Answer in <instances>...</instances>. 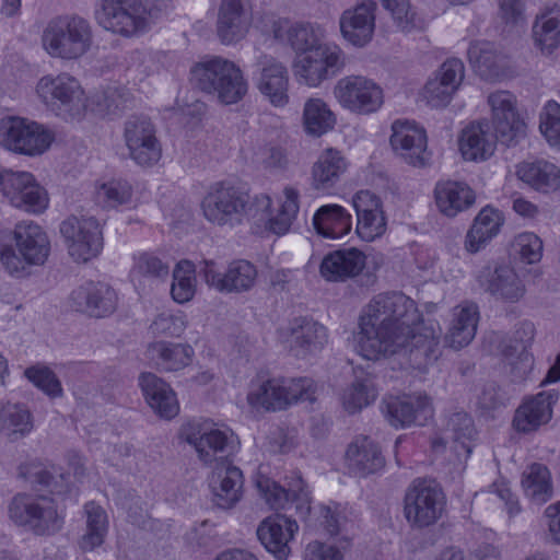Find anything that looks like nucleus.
<instances>
[{"instance_id":"obj_7","label":"nucleus","mask_w":560,"mask_h":560,"mask_svg":"<svg viewBox=\"0 0 560 560\" xmlns=\"http://www.w3.org/2000/svg\"><path fill=\"white\" fill-rule=\"evenodd\" d=\"M317 385L311 378H256L250 382L247 404L254 410L279 411L298 401H314Z\"/></svg>"},{"instance_id":"obj_41","label":"nucleus","mask_w":560,"mask_h":560,"mask_svg":"<svg viewBox=\"0 0 560 560\" xmlns=\"http://www.w3.org/2000/svg\"><path fill=\"white\" fill-rule=\"evenodd\" d=\"M503 223L504 217L500 210L490 206L482 208L466 233L464 241L465 250L469 254L480 252L499 234Z\"/></svg>"},{"instance_id":"obj_15","label":"nucleus","mask_w":560,"mask_h":560,"mask_svg":"<svg viewBox=\"0 0 560 560\" xmlns=\"http://www.w3.org/2000/svg\"><path fill=\"white\" fill-rule=\"evenodd\" d=\"M69 256L77 262H86L103 249V230L92 215L71 214L59 226Z\"/></svg>"},{"instance_id":"obj_11","label":"nucleus","mask_w":560,"mask_h":560,"mask_svg":"<svg viewBox=\"0 0 560 560\" xmlns=\"http://www.w3.org/2000/svg\"><path fill=\"white\" fill-rule=\"evenodd\" d=\"M54 141V131L35 120L20 116L0 120V145L12 153L37 158L46 153Z\"/></svg>"},{"instance_id":"obj_27","label":"nucleus","mask_w":560,"mask_h":560,"mask_svg":"<svg viewBox=\"0 0 560 560\" xmlns=\"http://www.w3.org/2000/svg\"><path fill=\"white\" fill-rule=\"evenodd\" d=\"M465 78V66L458 58L444 61L427 81L422 96L434 108L448 105Z\"/></svg>"},{"instance_id":"obj_39","label":"nucleus","mask_w":560,"mask_h":560,"mask_svg":"<svg viewBox=\"0 0 560 560\" xmlns=\"http://www.w3.org/2000/svg\"><path fill=\"white\" fill-rule=\"evenodd\" d=\"M434 198L439 211L447 218H455L476 202L475 191L466 183L457 180L438 183Z\"/></svg>"},{"instance_id":"obj_64","label":"nucleus","mask_w":560,"mask_h":560,"mask_svg":"<svg viewBox=\"0 0 560 560\" xmlns=\"http://www.w3.org/2000/svg\"><path fill=\"white\" fill-rule=\"evenodd\" d=\"M515 250L526 264H536L542 257V241L533 232H523L514 240Z\"/></svg>"},{"instance_id":"obj_35","label":"nucleus","mask_w":560,"mask_h":560,"mask_svg":"<svg viewBox=\"0 0 560 560\" xmlns=\"http://www.w3.org/2000/svg\"><path fill=\"white\" fill-rule=\"evenodd\" d=\"M349 161L335 148L324 149L311 167V185L318 191L334 188L347 173Z\"/></svg>"},{"instance_id":"obj_33","label":"nucleus","mask_w":560,"mask_h":560,"mask_svg":"<svg viewBox=\"0 0 560 560\" xmlns=\"http://www.w3.org/2000/svg\"><path fill=\"white\" fill-rule=\"evenodd\" d=\"M557 400L558 393L555 390L540 392L527 398L515 411V430L528 433L546 424L552 417V406Z\"/></svg>"},{"instance_id":"obj_26","label":"nucleus","mask_w":560,"mask_h":560,"mask_svg":"<svg viewBox=\"0 0 560 560\" xmlns=\"http://www.w3.org/2000/svg\"><path fill=\"white\" fill-rule=\"evenodd\" d=\"M376 10L374 0H361L345 10L339 18V30L345 42L357 48L368 46L375 33Z\"/></svg>"},{"instance_id":"obj_31","label":"nucleus","mask_w":560,"mask_h":560,"mask_svg":"<svg viewBox=\"0 0 560 560\" xmlns=\"http://www.w3.org/2000/svg\"><path fill=\"white\" fill-rule=\"evenodd\" d=\"M366 265V255L357 247L337 249L324 256L319 272L331 282H343L361 275Z\"/></svg>"},{"instance_id":"obj_51","label":"nucleus","mask_w":560,"mask_h":560,"mask_svg":"<svg viewBox=\"0 0 560 560\" xmlns=\"http://www.w3.org/2000/svg\"><path fill=\"white\" fill-rule=\"evenodd\" d=\"M132 186L125 179L110 178L95 185V203L105 210L126 206L132 199Z\"/></svg>"},{"instance_id":"obj_53","label":"nucleus","mask_w":560,"mask_h":560,"mask_svg":"<svg viewBox=\"0 0 560 560\" xmlns=\"http://www.w3.org/2000/svg\"><path fill=\"white\" fill-rule=\"evenodd\" d=\"M19 476L34 485L50 487L52 494L57 497H66L72 493V487L65 475H60L59 479H55L44 464L37 460H31L19 467Z\"/></svg>"},{"instance_id":"obj_29","label":"nucleus","mask_w":560,"mask_h":560,"mask_svg":"<svg viewBox=\"0 0 560 560\" xmlns=\"http://www.w3.org/2000/svg\"><path fill=\"white\" fill-rule=\"evenodd\" d=\"M352 203L357 212V235L363 242L381 238L387 230V220L380 198L369 190H361L354 195Z\"/></svg>"},{"instance_id":"obj_40","label":"nucleus","mask_w":560,"mask_h":560,"mask_svg":"<svg viewBox=\"0 0 560 560\" xmlns=\"http://www.w3.org/2000/svg\"><path fill=\"white\" fill-rule=\"evenodd\" d=\"M210 486L217 504L221 508H231L242 497L243 474L231 460L222 462L214 466Z\"/></svg>"},{"instance_id":"obj_3","label":"nucleus","mask_w":560,"mask_h":560,"mask_svg":"<svg viewBox=\"0 0 560 560\" xmlns=\"http://www.w3.org/2000/svg\"><path fill=\"white\" fill-rule=\"evenodd\" d=\"M283 488L270 478L259 475L256 486L275 514L265 517L259 525H298L311 513L310 492L302 477L293 472Z\"/></svg>"},{"instance_id":"obj_6","label":"nucleus","mask_w":560,"mask_h":560,"mask_svg":"<svg viewBox=\"0 0 560 560\" xmlns=\"http://www.w3.org/2000/svg\"><path fill=\"white\" fill-rule=\"evenodd\" d=\"M191 75L205 92L214 94L225 105L236 104L248 92V82L243 70L232 60L211 57L194 66Z\"/></svg>"},{"instance_id":"obj_20","label":"nucleus","mask_w":560,"mask_h":560,"mask_svg":"<svg viewBox=\"0 0 560 560\" xmlns=\"http://www.w3.org/2000/svg\"><path fill=\"white\" fill-rule=\"evenodd\" d=\"M491 122L498 139L505 145L517 143L525 136L526 125L520 115L516 96L509 91L489 94Z\"/></svg>"},{"instance_id":"obj_21","label":"nucleus","mask_w":560,"mask_h":560,"mask_svg":"<svg viewBox=\"0 0 560 560\" xmlns=\"http://www.w3.org/2000/svg\"><path fill=\"white\" fill-rule=\"evenodd\" d=\"M389 144L397 158L415 167L425 166L430 160L424 128L409 119H396L392 124Z\"/></svg>"},{"instance_id":"obj_47","label":"nucleus","mask_w":560,"mask_h":560,"mask_svg":"<svg viewBox=\"0 0 560 560\" xmlns=\"http://www.w3.org/2000/svg\"><path fill=\"white\" fill-rule=\"evenodd\" d=\"M535 45L545 54L552 52L560 44V5H555L536 18L533 25Z\"/></svg>"},{"instance_id":"obj_10","label":"nucleus","mask_w":560,"mask_h":560,"mask_svg":"<svg viewBox=\"0 0 560 560\" xmlns=\"http://www.w3.org/2000/svg\"><path fill=\"white\" fill-rule=\"evenodd\" d=\"M182 438L191 445L205 465L229 462L238 451L240 442L234 432L211 422H189L182 429Z\"/></svg>"},{"instance_id":"obj_48","label":"nucleus","mask_w":560,"mask_h":560,"mask_svg":"<svg viewBox=\"0 0 560 560\" xmlns=\"http://www.w3.org/2000/svg\"><path fill=\"white\" fill-rule=\"evenodd\" d=\"M467 55L471 66L485 78L498 77L505 65V56L489 42L472 43Z\"/></svg>"},{"instance_id":"obj_8","label":"nucleus","mask_w":560,"mask_h":560,"mask_svg":"<svg viewBox=\"0 0 560 560\" xmlns=\"http://www.w3.org/2000/svg\"><path fill=\"white\" fill-rule=\"evenodd\" d=\"M153 0H97L94 19L107 32L132 37L145 32L158 16Z\"/></svg>"},{"instance_id":"obj_23","label":"nucleus","mask_w":560,"mask_h":560,"mask_svg":"<svg viewBox=\"0 0 560 560\" xmlns=\"http://www.w3.org/2000/svg\"><path fill=\"white\" fill-rule=\"evenodd\" d=\"M201 272L205 282L221 293L247 292L254 288L258 276L255 265L245 259L230 262L224 272L214 261L206 260Z\"/></svg>"},{"instance_id":"obj_55","label":"nucleus","mask_w":560,"mask_h":560,"mask_svg":"<svg viewBox=\"0 0 560 560\" xmlns=\"http://www.w3.org/2000/svg\"><path fill=\"white\" fill-rule=\"evenodd\" d=\"M474 435V425L471 418L466 412H456L450 417L446 423V429L442 436H435L431 441L432 450L435 452L442 451L448 440L460 442L463 447L469 452L465 440H470Z\"/></svg>"},{"instance_id":"obj_49","label":"nucleus","mask_w":560,"mask_h":560,"mask_svg":"<svg viewBox=\"0 0 560 560\" xmlns=\"http://www.w3.org/2000/svg\"><path fill=\"white\" fill-rule=\"evenodd\" d=\"M524 494L534 503L542 504L551 499L553 487L549 469L542 464H532L522 476Z\"/></svg>"},{"instance_id":"obj_25","label":"nucleus","mask_w":560,"mask_h":560,"mask_svg":"<svg viewBox=\"0 0 560 560\" xmlns=\"http://www.w3.org/2000/svg\"><path fill=\"white\" fill-rule=\"evenodd\" d=\"M478 284L497 300L518 302L526 292L525 284L513 267L506 264H488L476 275Z\"/></svg>"},{"instance_id":"obj_36","label":"nucleus","mask_w":560,"mask_h":560,"mask_svg":"<svg viewBox=\"0 0 560 560\" xmlns=\"http://www.w3.org/2000/svg\"><path fill=\"white\" fill-rule=\"evenodd\" d=\"M145 357L160 371L178 372L191 364L195 350L188 343L160 340L148 345Z\"/></svg>"},{"instance_id":"obj_2","label":"nucleus","mask_w":560,"mask_h":560,"mask_svg":"<svg viewBox=\"0 0 560 560\" xmlns=\"http://www.w3.org/2000/svg\"><path fill=\"white\" fill-rule=\"evenodd\" d=\"M35 92L48 109L65 119H79L86 110L114 114L126 107V98L117 89L88 97L81 83L66 72L42 77Z\"/></svg>"},{"instance_id":"obj_44","label":"nucleus","mask_w":560,"mask_h":560,"mask_svg":"<svg viewBox=\"0 0 560 560\" xmlns=\"http://www.w3.org/2000/svg\"><path fill=\"white\" fill-rule=\"evenodd\" d=\"M313 225L323 237L339 240L351 232L352 217L339 205H324L314 213Z\"/></svg>"},{"instance_id":"obj_42","label":"nucleus","mask_w":560,"mask_h":560,"mask_svg":"<svg viewBox=\"0 0 560 560\" xmlns=\"http://www.w3.org/2000/svg\"><path fill=\"white\" fill-rule=\"evenodd\" d=\"M516 176L538 192L550 194L560 189V167L546 160L520 163Z\"/></svg>"},{"instance_id":"obj_34","label":"nucleus","mask_w":560,"mask_h":560,"mask_svg":"<svg viewBox=\"0 0 560 560\" xmlns=\"http://www.w3.org/2000/svg\"><path fill=\"white\" fill-rule=\"evenodd\" d=\"M139 386L147 404L161 418L172 419L179 412V405L173 388L163 378L151 372L139 376Z\"/></svg>"},{"instance_id":"obj_12","label":"nucleus","mask_w":560,"mask_h":560,"mask_svg":"<svg viewBox=\"0 0 560 560\" xmlns=\"http://www.w3.org/2000/svg\"><path fill=\"white\" fill-rule=\"evenodd\" d=\"M346 65L345 50L336 43H327L326 46L294 56L292 71L300 85L317 89L342 72Z\"/></svg>"},{"instance_id":"obj_16","label":"nucleus","mask_w":560,"mask_h":560,"mask_svg":"<svg viewBox=\"0 0 560 560\" xmlns=\"http://www.w3.org/2000/svg\"><path fill=\"white\" fill-rule=\"evenodd\" d=\"M446 498L433 479L417 478L406 490L404 514L409 523L434 525L443 515Z\"/></svg>"},{"instance_id":"obj_50","label":"nucleus","mask_w":560,"mask_h":560,"mask_svg":"<svg viewBox=\"0 0 560 560\" xmlns=\"http://www.w3.org/2000/svg\"><path fill=\"white\" fill-rule=\"evenodd\" d=\"M33 427V416L26 405L0 401V432L18 439L30 434Z\"/></svg>"},{"instance_id":"obj_9","label":"nucleus","mask_w":560,"mask_h":560,"mask_svg":"<svg viewBox=\"0 0 560 560\" xmlns=\"http://www.w3.org/2000/svg\"><path fill=\"white\" fill-rule=\"evenodd\" d=\"M252 200L242 188L228 182H218L208 188L201 201V210L210 223L233 228L244 219L249 221Z\"/></svg>"},{"instance_id":"obj_46","label":"nucleus","mask_w":560,"mask_h":560,"mask_svg":"<svg viewBox=\"0 0 560 560\" xmlns=\"http://www.w3.org/2000/svg\"><path fill=\"white\" fill-rule=\"evenodd\" d=\"M325 32L318 24L310 22H287L284 39L294 51L295 56L304 55L311 49L326 46Z\"/></svg>"},{"instance_id":"obj_43","label":"nucleus","mask_w":560,"mask_h":560,"mask_svg":"<svg viewBox=\"0 0 560 560\" xmlns=\"http://www.w3.org/2000/svg\"><path fill=\"white\" fill-rule=\"evenodd\" d=\"M346 462L348 468L358 476L374 474L384 466L378 446L368 436H359L349 444Z\"/></svg>"},{"instance_id":"obj_30","label":"nucleus","mask_w":560,"mask_h":560,"mask_svg":"<svg viewBox=\"0 0 560 560\" xmlns=\"http://www.w3.org/2000/svg\"><path fill=\"white\" fill-rule=\"evenodd\" d=\"M115 290L103 282H85L75 288L70 296V306L94 317H104L112 314L117 307Z\"/></svg>"},{"instance_id":"obj_61","label":"nucleus","mask_w":560,"mask_h":560,"mask_svg":"<svg viewBox=\"0 0 560 560\" xmlns=\"http://www.w3.org/2000/svg\"><path fill=\"white\" fill-rule=\"evenodd\" d=\"M25 377L50 398L62 396V386L56 374L46 365L36 364L24 371Z\"/></svg>"},{"instance_id":"obj_54","label":"nucleus","mask_w":560,"mask_h":560,"mask_svg":"<svg viewBox=\"0 0 560 560\" xmlns=\"http://www.w3.org/2000/svg\"><path fill=\"white\" fill-rule=\"evenodd\" d=\"M377 390L370 376L357 377L341 394V404L348 413H355L371 405Z\"/></svg>"},{"instance_id":"obj_38","label":"nucleus","mask_w":560,"mask_h":560,"mask_svg":"<svg viewBox=\"0 0 560 560\" xmlns=\"http://www.w3.org/2000/svg\"><path fill=\"white\" fill-rule=\"evenodd\" d=\"M498 135H493L487 122H472L464 128L458 139L459 151L466 161H485L495 150Z\"/></svg>"},{"instance_id":"obj_17","label":"nucleus","mask_w":560,"mask_h":560,"mask_svg":"<svg viewBox=\"0 0 560 560\" xmlns=\"http://www.w3.org/2000/svg\"><path fill=\"white\" fill-rule=\"evenodd\" d=\"M1 187L10 205L27 213L40 214L49 206L47 190L30 172L5 173L1 177Z\"/></svg>"},{"instance_id":"obj_22","label":"nucleus","mask_w":560,"mask_h":560,"mask_svg":"<svg viewBox=\"0 0 560 560\" xmlns=\"http://www.w3.org/2000/svg\"><path fill=\"white\" fill-rule=\"evenodd\" d=\"M281 339L290 351L301 359H310L319 354L328 343V331L318 322L307 318H294L281 329Z\"/></svg>"},{"instance_id":"obj_32","label":"nucleus","mask_w":560,"mask_h":560,"mask_svg":"<svg viewBox=\"0 0 560 560\" xmlns=\"http://www.w3.org/2000/svg\"><path fill=\"white\" fill-rule=\"evenodd\" d=\"M432 415L431 401L425 395L392 398L386 405V419L395 428L422 425Z\"/></svg>"},{"instance_id":"obj_58","label":"nucleus","mask_w":560,"mask_h":560,"mask_svg":"<svg viewBox=\"0 0 560 560\" xmlns=\"http://www.w3.org/2000/svg\"><path fill=\"white\" fill-rule=\"evenodd\" d=\"M383 8L390 12L396 26L404 33L424 28V21L411 8L407 0H380Z\"/></svg>"},{"instance_id":"obj_60","label":"nucleus","mask_w":560,"mask_h":560,"mask_svg":"<svg viewBox=\"0 0 560 560\" xmlns=\"http://www.w3.org/2000/svg\"><path fill=\"white\" fill-rule=\"evenodd\" d=\"M315 521L322 525H342L358 522V513L348 505L330 502L314 508Z\"/></svg>"},{"instance_id":"obj_52","label":"nucleus","mask_w":560,"mask_h":560,"mask_svg":"<svg viewBox=\"0 0 560 560\" xmlns=\"http://www.w3.org/2000/svg\"><path fill=\"white\" fill-rule=\"evenodd\" d=\"M170 267L151 253L142 252L133 255V264L129 272L131 282L144 288L148 281L165 280Z\"/></svg>"},{"instance_id":"obj_1","label":"nucleus","mask_w":560,"mask_h":560,"mask_svg":"<svg viewBox=\"0 0 560 560\" xmlns=\"http://www.w3.org/2000/svg\"><path fill=\"white\" fill-rule=\"evenodd\" d=\"M441 338L439 322L421 319L413 300L392 292L377 294L365 306L353 347L371 361L405 351L418 369H424L442 355Z\"/></svg>"},{"instance_id":"obj_45","label":"nucleus","mask_w":560,"mask_h":560,"mask_svg":"<svg viewBox=\"0 0 560 560\" xmlns=\"http://www.w3.org/2000/svg\"><path fill=\"white\" fill-rule=\"evenodd\" d=\"M337 117L328 103L320 97H308L303 105L302 126L312 137H322L332 130Z\"/></svg>"},{"instance_id":"obj_57","label":"nucleus","mask_w":560,"mask_h":560,"mask_svg":"<svg viewBox=\"0 0 560 560\" xmlns=\"http://www.w3.org/2000/svg\"><path fill=\"white\" fill-rule=\"evenodd\" d=\"M257 536L268 552L279 560L288 558L294 536L292 527H258Z\"/></svg>"},{"instance_id":"obj_5","label":"nucleus","mask_w":560,"mask_h":560,"mask_svg":"<svg viewBox=\"0 0 560 560\" xmlns=\"http://www.w3.org/2000/svg\"><path fill=\"white\" fill-rule=\"evenodd\" d=\"M15 249L0 236V261L14 277L26 273L28 266H42L50 254V240L46 231L36 222L24 220L13 229Z\"/></svg>"},{"instance_id":"obj_56","label":"nucleus","mask_w":560,"mask_h":560,"mask_svg":"<svg viewBox=\"0 0 560 560\" xmlns=\"http://www.w3.org/2000/svg\"><path fill=\"white\" fill-rule=\"evenodd\" d=\"M196 288L197 279L194 264L189 260H180L173 270L172 299L178 304L187 303L195 296Z\"/></svg>"},{"instance_id":"obj_37","label":"nucleus","mask_w":560,"mask_h":560,"mask_svg":"<svg viewBox=\"0 0 560 560\" xmlns=\"http://www.w3.org/2000/svg\"><path fill=\"white\" fill-rule=\"evenodd\" d=\"M478 320L479 310L477 304L463 302L455 306L444 337L445 346L454 350L468 346L475 338Z\"/></svg>"},{"instance_id":"obj_24","label":"nucleus","mask_w":560,"mask_h":560,"mask_svg":"<svg viewBox=\"0 0 560 560\" xmlns=\"http://www.w3.org/2000/svg\"><path fill=\"white\" fill-rule=\"evenodd\" d=\"M124 137L129 155L138 165L152 166L160 161L162 147L155 128L148 118L129 119L125 125Z\"/></svg>"},{"instance_id":"obj_13","label":"nucleus","mask_w":560,"mask_h":560,"mask_svg":"<svg viewBox=\"0 0 560 560\" xmlns=\"http://www.w3.org/2000/svg\"><path fill=\"white\" fill-rule=\"evenodd\" d=\"M331 94L345 110L357 115L377 113L384 104V90L372 78L363 74H347L339 78Z\"/></svg>"},{"instance_id":"obj_28","label":"nucleus","mask_w":560,"mask_h":560,"mask_svg":"<svg viewBox=\"0 0 560 560\" xmlns=\"http://www.w3.org/2000/svg\"><path fill=\"white\" fill-rule=\"evenodd\" d=\"M9 515L11 521L19 525L32 523L50 524L63 521V511L60 510L55 499L40 495L33 497L26 493L16 494L10 505Z\"/></svg>"},{"instance_id":"obj_4","label":"nucleus","mask_w":560,"mask_h":560,"mask_svg":"<svg viewBox=\"0 0 560 560\" xmlns=\"http://www.w3.org/2000/svg\"><path fill=\"white\" fill-rule=\"evenodd\" d=\"M40 45L50 58L63 61L78 60L88 54L93 45L92 25L77 14L56 16L45 25Z\"/></svg>"},{"instance_id":"obj_63","label":"nucleus","mask_w":560,"mask_h":560,"mask_svg":"<svg viewBox=\"0 0 560 560\" xmlns=\"http://www.w3.org/2000/svg\"><path fill=\"white\" fill-rule=\"evenodd\" d=\"M505 360V369L513 382L525 380L534 365L533 355L528 351H515L510 348H502Z\"/></svg>"},{"instance_id":"obj_18","label":"nucleus","mask_w":560,"mask_h":560,"mask_svg":"<svg viewBox=\"0 0 560 560\" xmlns=\"http://www.w3.org/2000/svg\"><path fill=\"white\" fill-rule=\"evenodd\" d=\"M253 81L258 92L272 106L282 108L290 102V74L284 62L271 55H260L255 65Z\"/></svg>"},{"instance_id":"obj_62","label":"nucleus","mask_w":560,"mask_h":560,"mask_svg":"<svg viewBox=\"0 0 560 560\" xmlns=\"http://www.w3.org/2000/svg\"><path fill=\"white\" fill-rule=\"evenodd\" d=\"M539 129L549 145L560 151V105L557 102L549 101L544 106Z\"/></svg>"},{"instance_id":"obj_14","label":"nucleus","mask_w":560,"mask_h":560,"mask_svg":"<svg viewBox=\"0 0 560 560\" xmlns=\"http://www.w3.org/2000/svg\"><path fill=\"white\" fill-rule=\"evenodd\" d=\"M300 192L292 186H285L282 196L279 198V208L272 209V199L270 196L260 194L253 197L252 209L249 210V221L258 229L270 232L276 235L287 234L300 209Z\"/></svg>"},{"instance_id":"obj_59","label":"nucleus","mask_w":560,"mask_h":560,"mask_svg":"<svg viewBox=\"0 0 560 560\" xmlns=\"http://www.w3.org/2000/svg\"><path fill=\"white\" fill-rule=\"evenodd\" d=\"M188 326L187 315L182 311L159 313L150 325L154 336L180 337Z\"/></svg>"},{"instance_id":"obj_19","label":"nucleus","mask_w":560,"mask_h":560,"mask_svg":"<svg viewBox=\"0 0 560 560\" xmlns=\"http://www.w3.org/2000/svg\"><path fill=\"white\" fill-rule=\"evenodd\" d=\"M253 23V0H220L214 32L222 45L233 46L244 40Z\"/></svg>"}]
</instances>
